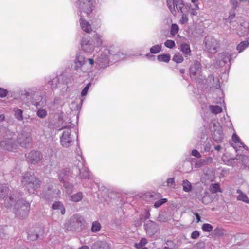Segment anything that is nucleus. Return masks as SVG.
<instances>
[{
  "mask_svg": "<svg viewBox=\"0 0 249 249\" xmlns=\"http://www.w3.org/2000/svg\"><path fill=\"white\" fill-rule=\"evenodd\" d=\"M21 182L30 193H35L41 186V181L38 178L30 173L23 175Z\"/></svg>",
  "mask_w": 249,
  "mask_h": 249,
  "instance_id": "f257e3e1",
  "label": "nucleus"
},
{
  "mask_svg": "<svg viewBox=\"0 0 249 249\" xmlns=\"http://www.w3.org/2000/svg\"><path fill=\"white\" fill-rule=\"evenodd\" d=\"M167 4L171 12L173 15L176 14L175 7L178 11H180L182 14L181 18L179 20L181 24H184L188 21L187 15L184 13L183 7L184 4L182 0H166Z\"/></svg>",
  "mask_w": 249,
  "mask_h": 249,
  "instance_id": "f03ea898",
  "label": "nucleus"
},
{
  "mask_svg": "<svg viewBox=\"0 0 249 249\" xmlns=\"http://www.w3.org/2000/svg\"><path fill=\"white\" fill-rule=\"evenodd\" d=\"M14 213L20 218L26 217L30 210V204L23 199L18 200L14 206Z\"/></svg>",
  "mask_w": 249,
  "mask_h": 249,
  "instance_id": "7ed1b4c3",
  "label": "nucleus"
},
{
  "mask_svg": "<svg viewBox=\"0 0 249 249\" xmlns=\"http://www.w3.org/2000/svg\"><path fill=\"white\" fill-rule=\"evenodd\" d=\"M73 127L69 125L62 127L60 130H63V133L60 138L61 145L64 147H69L73 142V136L71 135V129Z\"/></svg>",
  "mask_w": 249,
  "mask_h": 249,
  "instance_id": "20e7f679",
  "label": "nucleus"
},
{
  "mask_svg": "<svg viewBox=\"0 0 249 249\" xmlns=\"http://www.w3.org/2000/svg\"><path fill=\"white\" fill-rule=\"evenodd\" d=\"M205 51L210 53H215L217 48L219 47V42L212 36L205 37L204 40Z\"/></svg>",
  "mask_w": 249,
  "mask_h": 249,
  "instance_id": "39448f33",
  "label": "nucleus"
},
{
  "mask_svg": "<svg viewBox=\"0 0 249 249\" xmlns=\"http://www.w3.org/2000/svg\"><path fill=\"white\" fill-rule=\"evenodd\" d=\"M83 221V218L81 216L74 215L70 218L69 221V225H68L67 229L70 230H80L81 229Z\"/></svg>",
  "mask_w": 249,
  "mask_h": 249,
  "instance_id": "423d86ee",
  "label": "nucleus"
},
{
  "mask_svg": "<svg viewBox=\"0 0 249 249\" xmlns=\"http://www.w3.org/2000/svg\"><path fill=\"white\" fill-rule=\"evenodd\" d=\"M94 0H80L77 2V5L84 13L89 14L93 10Z\"/></svg>",
  "mask_w": 249,
  "mask_h": 249,
  "instance_id": "0eeeda50",
  "label": "nucleus"
},
{
  "mask_svg": "<svg viewBox=\"0 0 249 249\" xmlns=\"http://www.w3.org/2000/svg\"><path fill=\"white\" fill-rule=\"evenodd\" d=\"M77 160H78V162L76 164V168L79 170V178H89V170L85 167L84 161L82 157L79 156L77 157Z\"/></svg>",
  "mask_w": 249,
  "mask_h": 249,
  "instance_id": "6e6552de",
  "label": "nucleus"
},
{
  "mask_svg": "<svg viewBox=\"0 0 249 249\" xmlns=\"http://www.w3.org/2000/svg\"><path fill=\"white\" fill-rule=\"evenodd\" d=\"M85 58L82 53H79L77 54L75 59L74 60V69L75 70L78 71L80 70L81 71L84 72H88L89 69H86L85 68Z\"/></svg>",
  "mask_w": 249,
  "mask_h": 249,
  "instance_id": "1a4fd4ad",
  "label": "nucleus"
},
{
  "mask_svg": "<svg viewBox=\"0 0 249 249\" xmlns=\"http://www.w3.org/2000/svg\"><path fill=\"white\" fill-rule=\"evenodd\" d=\"M231 60V54L228 52H223L218 54L216 65L220 67L224 66Z\"/></svg>",
  "mask_w": 249,
  "mask_h": 249,
  "instance_id": "9d476101",
  "label": "nucleus"
},
{
  "mask_svg": "<svg viewBox=\"0 0 249 249\" xmlns=\"http://www.w3.org/2000/svg\"><path fill=\"white\" fill-rule=\"evenodd\" d=\"M17 139L21 146L24 148L28 147L32 140L30 134L25 132L19 134Z\"/></svg>",
  "mask_w": 249,
  "mask_h": 249,
  "instance_id": "9b49d317",
  "label": "nucleus"
},
{
  "mask_svg": "<svg viewBox=\"0 0 249 249\" xmlns=\"http://www.w3.org/2000/svg\"><path fill=\"white\" fill-rule=\"evenodd\" d=\"M27 158L32 164L37 163L42 159V155L38 151L33 150L28 153Z\"/></svg>",
  "mask_w": 249,
  "mask_h": 249,
  "instance_id": "f8f14e48",
  "label": "nucleus"
},
{
  "mask_svg": "<svg viewBox=\"0 0 249 249\" xmlns=\"http://www.w3.org/2000/svg\"><path fill=\"white\" fill-rule=\"evenodd\" d=\"M0 145L3 148L9 151H12L15 149L17 146L15 140L13 138H6L0 142Z\"/></svg>",
  "mask_w": 249,
  "mask_h": 249,
  "instance_id": "ddd939ff",
  "label": "nucleus"
},
{
  "mask_svg": "<svg viewBox=\"0 0 249 249\" xmlns=\"http://www.w3.org/2000/svg\"><path fill=\"white\" fill-rule=\"evenodd\" d=\"M144 229L146 233L149 236H152L157 231V224L151 220H148L144 224Z\"/></svg>",
  "mask_w": 249,
  "mask_h": 249,
  "instance_id": "4468645a",
  "label": "nucleus"
},
{
  "mask_svg": "<svg viewBox=\"0 0 249 249\" xmlns=\"http://www.w3.org/2000/svg\"><path fill=\"white\" fill-rule=\"evenodd\" d=\"M200 64L198 62H195L190 68V74L191 76H196L200 71Z\"/></svg>",
  "mask_w": 249,
  "mask_h": 249,
  "instance_id": "2eb2a0df",
  "label": "nucleus"
},
{
  "mask_svg": "<svg viewBox=\"0 0 249 249\" xmlns=\"http://www.w3.org/2000/svg\"><path fill=\"white\" fill-rule=\"evenodd\" d=\"M46 100L44 97L42 96H36L35 100L33 101V104L36 107H43L45 106Z\"/></svg>",
  "mask_w": 249,
  "mask_h": 249,
  "instance_id": "dca6fc26",
  "label": "nucleus"
},
{
  "mask_svg": "<svg viewBox=\"0 0 249 249\" xmlns=\"http://www.w3.org/2000/svg\"><path fill=\"white\" fill-rule=\"evenodd\" d=\"M92 249H111V247L110 245L106 242L97 241L93 244Z\"/></svg>",
  "mask_w": 249,
  "mask_h": 249,
  "instance_id": "f3484780",
  "label": "nucleus"
},
{
  "mask_svg": "<svg viewBox=\"0 0 249 249\" xmlns=\"http://www.w3.org/2000/svg\"><path fill=\"white\" fill-rule=\"evenodd\" d=\"M180 50L185 57H187L191 54L190 45L186 43H183L180 44Z\"/></svg>",
  "mask_w": 249,
  "mask_h": 249,
  "instance_id": "a211bd4d",
  "label": "nucleus"
},
{
  "mask_svg": "<svg viewBox=\"0 0 249 249\" xmlns=\"http://www.w3.org/2000/svg\"><path fill=\"white\" fill-rule=\"evenodd\" d=\"M58 174L59 180L61 182H64L65 180L69 178L70 169L67 168L60 170L59 171Z\"/></svg>",
  "mask_w": 249,
  "mask_h": 249,
  "instance_id": "6ab92c4d",
  "label": "nucleus"
},
{
  "mask_svg": "<svg viewBox=\"0 0 249 249\" xmlns=\"http://www.w3.org/2000/svg\"><path fill=\"white\" fill-rule=\"evenodd\" d=\"M80 24L82 30L87 33H90L92 32V28L90 24L87 21L80 19Z\"/></svg>",
  "mask_w": 249,
  "mask_h": 249,
  "instance_id": "aec40b11",
  "label": "nucleus"
},
{
  "mask_svg": "<svg viewBox=\"0 0 249 249\" xmlns=\"http://www.w3.org/2000/svg\"><path fill=\"white\" fill-rule=\"evenodd\" d=\"M0 131L1 133H4L2 136L4 137V140H6V138H13V137L15 135L13 132H11L10 130L4 127L0 128Z\"/></svg>",
  "mask_w": 249,
  "mask_h": 249,
  "instance_id": "412c9836",
  "label": "nucleus"
},
{
  "mask_svg": "<svg viewBox=\"0 0 249 249\" xmlns=\"http://www.w3.org/2000/svg\"><path fill=\"white\" fill-rule=\"evenodd\" d=\"M52 209L53 210H58L60 211V213L62 214H64L65 213V210L63 204L60 201H57L54 203L52 206Z\"/></svg>",
  "mask_w": 249,
  "mask_h": 249,
  "instance_id": "4be33fe9",
  "label": "nucleus"
},
{
  "mask_svg": "<svg viewBox=\"0 0 249 249\" xmlns=\"http://www.w3.org/2000/svg\"><path fill=\"white\" fill-rule=\"evenodd\" d=\"M9 192V188L5 185H0V198H4Z\"/></svg>",
  "mask_w": 249,
  "mask_h": 249,
  "instance_id": "5701e85b",
  "label": "nucleus"
},
{
  "mask_svg": "<svg viewBox=\"0 0 249 249\" xmlns=\"http://www.w3.org/2000/svg\"><path fill=\"white\" fill-rule=\"evenodd\" d=\"M237 193L239 194L237 197V200L243 201L247 204H249V198L246 194H244L240 189H238L237 190Z\"/></svg>",
  "mask_w": 249,
  "mask_h": 249,
  "instance_id": "b1692460",
  "label": "nucleus"
},
{
  "mask_svg": "<svg viewBox=\"0 0 249 249\" xmlns=\"http://www.w3.org/2000/svg\"><path fill=\"white\" fill-rule=\"evenodd\" d=\"M71 200L74 202H78L81 201L83 198V195L82 192H79L72 195H71Z\"/></svg>",
  "mask_w": 249,
  "mask_h": 249,
  "instance_id": "393cba45",
  "label": "nucleus"
},
{
  "mask_svg": "<svg viewBox=\"0 0 249 249\" xmlns=\"http://www.w3.org/2000/svg\"><path fill=\"white\" fill-rule=\"evenodd\" d=\"M17 198H14L13 195H10L9 197H7L5 198L4 200V203L5 205L9 207L13 205V204L16 201Z\"/></svg>",
  "mask_w": 249,
  "mask_h": 249,
  "instance_id": "a878e982",
  "label": "nucleus"
},
{
  "mask_svg": "<svg viewBox=\"0 0 249 249\" xmlns=\"http://www.w3.org/2000/svg\"><path fill=\"white\" fill-rule=\"evenodd\" d=\"M171 58V56L169 54H163L159 55L157 59L160 62H163L168 63L169 62Z\"/></svg>",
  "mask_w": 249,
  "mask_h": 249,
  "instance_id": "bb28decb",
  "label": "nucleus"
},
{
  "mask_svg": "<svg viewBox=\"0 0 249 249\" xmlns=\"http://www.w3.org/2000/svg\"><path fill=\"white\" fill-rule=\"evenodd\" d=\"M59 82V79L57 76L48 82V84L51 86L52 89H56Z\"/></svg>",
  "mask_w": 249,
  "mask_h": 249,
  "instance_id": "cd10ccee",
  "label": "nucleus"
},
{
  "mask_svg": "<svg viewBox=\"0 0 249 249\" xmlns=\"http://www.w3.org/2000/svg\"><path fill=\"white\" fill-rule=\"evenodd\" d=\"M249 45V43L248 41H244L239 44L236 49L239 51V53L242 52L246 48L248 47Z\"/></svg>",
  "mask_w": 249,
  "mask_h": 249,
  "instance_id": "c85d7f7f",
  "label": "nucleus"
},
{
  "mask_svg": "<svg viewBox=\"0 0 249 249\" xmlns=\"http://www.w3.org/2000/svg\"><path fill=\"white\" fill-rule=\"evenodd\" d=\"M183 190L186 192H189L191 190L192 185L191 183L187 180L183 181Z\"/></svg>",
  "mask_w": 249,
  "mask_h": 249,
  "instance_id": "c756f323",
  "label": "nucleus"
},
{
  "mask_svg": "<svg viewBox=\"0 0 249 249\" xmlns=\"http://www.w3.org/2000/svg\"><path fill=\"white\" fill-rule=\"evenodd\" d=\"M210 190L213 193L221 192V190L220 188V185L218 183L212 184L210 187Z\"/></svg>",
  "mask_w": 249,
  "mask_h": 249,
  "instance_id": "7c9ffc66",
  "label": "nucleus"
},
{
  "mask_svg": "<svg viewBox=\"0 0 249 249\" xmlns=\"http://www.w3.org/2000/svg\"><path fill=\"white\" fill-rule=\"evenodd\" d=\"M173 60L177 63H181L183 61L184 58L181 54L178 53L174 55Z\"/></svg>",
  "mask_w": 249,
  "mask_h": 249,
  "instance_id": "2f4dec72",
  "label": "nucleus"
},
{
  "mask_svg": "<svg viewBox=\"0 0 249 249\" xmlns=\"http://www.w3.org/2000/svg\"><path fill=\"white\" fill-rule=\"evenodd\" d=\"M161 48H162L161 45L157 44V45L153 46L150 48V53L153 54L157 53L161 51Z\"/></svg>",
  "mask_w": 249,
  "mask_h": 249,
  "instance_id": "473e14b6",
  "label": "nucleus"
},
{
  "mask_svg": "<svg viewBox=\"0 0 249 249\" xmlns=\"http://www.w3.org/2000/svg\"><path fill=\"white\" fill-rule=\"evenodd\" d=\"M210 109L214 114H218L222 111V108L219 106H210Z\"/></svg>",
  "mask_w": 249,
  "mask_h": 249,
  "instance_id": "72a5a7b5",
  "label": "nucleus"
},
{
  "mask_svg": "<svg viewBox=\"0 0 249 249\" xmlns=\"http://www.w3.org/2000/svg\"><path fill=\"white\" fill-rule=\"evenodd\" d=\"M23 111L19 109H17L15 110V117L18 121H22L23 119L22 115Z\"/></svg>",
  "mask_w": 249,
  "mask_h": 249,
  "instance_id": "f704fd0d",
  "label": "nucleus"
},
{
  "mask_svg": "<svg viewBox=\"0 0 249 249\" xmlns=\"http://www.w3.org/2000/svg\"><path fill=\"white\" fill-rule=\"evenodd\" d=\"M101 229V225L97 222L95 221L92 223L91 227V231L93 232L99 231Z\"/></svg>",
  "mask_w": 249,
  "mask_h": 249,
  "instance_id": "c9c22d12",
  "label": "nucleus"
},
{
  "mask_svg": "<svg viewBox=\"0 0 249 249\" xmlns=\"http://www.w3.org/2000/svg\"><path fill=\"white\" fill-rule=\"evenodd\" d=\"M64 183V186L66 189L67 193L71 194L73 189V186L69 182L66 181L63 182Z\"/></svg>",
  "mask_w": 249,
  "mask_h": 249,
  "instance_id": "e433bc0d",
  "label": "nucleus"
},
{
  "mask_svg": "<svg viewBox=\"0 0 249 249\" xmlns=\"http://www.w3.org/2000/svg\"><path fill=\"white\" fill-rule=\"evenodd\" d=\"M213 234L216 236H221L224 235V230L221 228H217L213 231Z\"/></svg>",
  "mask_w": 249,
  "mask_h": 249,
  "instance_id": "4c0bfd02",
  "label": "nucleus"
},
{
  "mask_svg": "<svg viewBox=\"0 0 249 249\" xmlns=\"http://www.w3.org/2000/svg\"><path fill=\"white\" fill-rule=\"evenodd\" d=\"M60 192V191L59 190H55V192H53V194L52 195V196H50V194L51 193V190H49L48 194H45L44 197L46 199L50 200L51 199H52L53 197H56V195L58 194V193Z\"/></svg>",
  "mask_w": 249,
  "mask_h": 249,
  "instance_id": "58836bf2",
  "label": "nucleus"
},
{
  "mask_svg": "<svg viewBox=\"0 0 249 249\" xmlns=\"http://www.w3.org/2000/svg\"><path fill=\"white\" fill-rule=\"evenodd\" d=\"M178 26L176 24H173L171 27L170 34L172 36H175L178 31Z\"/></svg>",
  "mask_w": 249,
  "mask_h": 249,
  "instance_id": "ea45409f",
  "label": "nucleus"
},
{
  "mask_svg": "<svg viewBox=\"0 0 249 249\" xmlns=\"http://www.w3.org/2000/svg\"><path fill=\"white\" fill-rule=\"evenodd\" d=\"M202 229L205 232H210L213 231V227L212 225L205 223L202 225Z\"/></svg>",
  "mask_w": 249,
  "mask_h": 249,
  "instance_id": "a19ab883",
  "label": "nucleus"
},
{
  "mask_svg": "<svg viewBox=\"0 0 249 249\" xmlns=\"http://www.w3.org/2000/svg\"><path fill=\"white\" fill-rule=\"evenodd\" d=\"M37 115L40 118H44L47 116V113L44 109H39L36 112Z\"/></svg>",
  "mask_w": 249,
  "mask_h": 249,
  "instance_id": "79ce46f5",
  "label": "nucleus"
},
{
  "mask_svg": "<svg viewBox=\"0 0 249 249\" xmlns=\"http://www.w3.org/2000/svg\"><path fill=\"white\" fill-rule=\"evenodd\" d=\"M39 237V233H37L36 231L34 233H28V238L29 239L32 241L36 240Z\"/></svg>",
  "mask_w": 249,
  "mask_h": 249,
  "instance_id": "37998d69",
  "label": "nucleus"
},
{
  "mask_svg": "<svg viewBox=\"0 0 249 249\" xmlns=\"http://www.w3.org/2000/svg\"><path fill=\"white\" fill-rule=\"evenodd\" d=\"M167 200L165 198L160 199L158 201H157L154 203V207L156 208H159L163 204L167 202Z\"/></svg>",
  "mask_w": 249,
  "mask_h": 249,
  "instance_id": "c03bdc74",
  "label": "nucleus"
},
{
  "mask_svg": "<svg viewBox=\"0 0 249 249\" xmlns=\"http://www.w3.org/2000/svg\"><path fill=\"white\" fill-rule=\"evenodd\" d=\"M94 38L96 41V44L97 46H100L102 44V40L101 36L97 34L94 35Z\"/></svg>",
  "mask_w": 249,
  "mask_h": 249,
  "instance_id": "a18cd8bd",
  "label": "nucleus"
},
{
  "mask_svg": "<svg viewBox=\"0 0 249 249\" xmlns=\"http://www.w3.org/2000/svg\"><path fill=\"white\" fill-rule=\"evenodd\" d=\"M147 243V240L145 238H142L139 243H136L135 246L137 249H140Z\"/></svg>",
  "mask_w": 249,
  "mask_h": 249,
  "instance_id": "49530a36",
  "label": "nucleus"
},
{
  "mask_svg": "<svg viewBox=\"0 0 249 249\" xmlns=\"http://www.w3.org/2000/svg\"><path fill=\"white\" fill-rule=\"evenodd\" d=\"M165 46L168 48L172 49L175 46V42L172 40H167L164 43Z\"/></svg>",
  "mask_w": 249,
  "mask_h": 249,
  "instance_id": "de8ad7c7",
  "label": "nucleus"
},
{
  "mask_svg": "<svg viewBox=\"0 0 249 249\" xmlns=\"http://www.w3.org/2000/svg\"><path fill=\"white\" fill-rule=\"evenodd\" d=\"M90 85V84H88L81 91V96H84L87 95L88 89H89V87Z\"/></svg>",
  "mask_w": 249,
  "mask_h": 249,
  "instance_id": "09e8293b",
  "label": "nucleus"
},
{
  "mask_svg": "<svg viewBox=\"0 0 249 249\" xmlns=\"http://www.w3.org/2000/svg\"><path fill=\"white\" fill-rule=\"evenodd\" d=\"M35 91L32 89H29L26 91L25 95L27 96H32L35 95Z\"/></svg>",
  "mask_w": 249,
  "mask_h": 249,
  "instance_id": "8fccbe9b",
  "label": "nucleus"
},
{
  "mask_svg": "<svg viewBox=\"0 0 249 249\" xmlns=\"http://www.w3.org/2000/svg\"><path fill=\"white\" fill-rule=\"evenodd\" d=\"M7 91L6 89L0 88V97L4 98L7 95Z\"/></svg>",
  "mask_w": 249,
  "mask_h": 249,
  "instance_id": "3c124183",
  "label": "nucleus"
},
{
  "mask_svg": "<svg viewBox=\"0 0 249 249\" xmlns=\"http://www.w3.org/2000/svg\"><path fill=\"white\" fill-rule=\"evenodd\" d=\"M243 162L245 166L249 168V156H244L243 159Z\"/></svg>",
  "mask_w": 249,
  "mask_h": 249,
  "instance_id": "603ef678",
  "label": "nucleus"
},
{
  "mask_svg": "<svg viewBox=\"0 0 249 249\" xmlns=\"http://www.w3.org/2000/svg\"><path fill=\"white\" fill-rule=\"evenodd\" d=\"M199 232L197 231H195L192 233L191 237L192 239H196L199 237Z\"/></svg>",
  "mask_w": 249,
  "mask_h": 249,
  "instance_id": "864d4df0",
  "label": "nucleus"
},
{
  "mask_svg": "<svg viewBox=\"0 0 249 249\" xmlns=\"http://www.w3.org/2000/svg\"><path fill=\"white\" fill-rule=\"evenodd\" d=\"M192 155L193 156L196 157V158H200L201 157L199 152L196 149H194L192 150Z\"/></svg>",
  "mask_w": 249,
  "mask_h": 249,
  "instance_id": "5fc2aeb1",
  "label": "nucleus"
},
{
  "mask_svg": "<svg viewBox=\"0 0 249 249\" xmlns=\"http://www.w3.org/2000/svg\"><path fill=\"white\" fill-rule=\"evenodd\" d=\"M126 55L121 52H118L115 54V57H118L120 60H123L125 58Z\"/></svg>",
  "mask_w": 249,
  "mask_h": 249,
  "instance_id": "6e6d98bb",
  "label": "nucleus"
},
{
  "mask_svg": "<svg viewBox=\"0 0 249 249\" xmlns=\"http://www.w3.org/2000/svg\"><path fill=\"white\" fill-rule=\"evenodd\" d=\"M107 60V57L105 55L101 54L99 58V61L101 63H105Z\"/></svg>",
  "mask_w": 249,
  "mask_h": 249,
  "instance_id": "4d7b16f0",
  "label": "nucleus"
},
{
  "mask_svg": "<svg viewBox=\"0 0 249 249\" xmlns=\"http://www.w3.org/2000/svg\"><path fill=\"white\" fill-rule=\"evenodd\" d=\"M167 185L168 186H172L174 184V178H169L167 180Z\"/></svg>",
  "mask_w": 249,
  "mask_h": 249,
  "instance_id": "13d9d810",
  "label": "nucleus"
},
{
  "mask_svg": "<svg viewBox=\"0 0 249 249\" xmlns=\"http://www.w3.org/2000/svg\"><path fill=\"white\" fill-rule=\"evenodd\" d=\"M87 60L89 62V64L90 65V67L88 68H87L86 69H89V71H91V68H92V65L94 63V60L93 59H91V58L88 59Z\"/></svg>",
  "mask_w": 249,
  "mask_h": 249,
  "instance_id": "bf43d9fd",
  "label": "nucleus"
},
{
  "mask_svg": "<svg viewBox=\"0 0 249 249\" xmlns=\"http://www.w3.org/2000/svg\"><path fill=\"white\" fill-rule=\"evenodd\" d=\"M232 140L235 142H240V139L236 134H234L232 135Z\"/></svg>",
  "mask_w": 249,
  "mask_h": 249,
  "instance_id": "052dcab7",
  "label": "nucleus"
},
{
  "mask_svg": "<svg viewBox=\"0 0 249 249\" xmlns=\"http://www.w3.org/2000/svg\"><path fill=\"white\" fill-rule=\"evenodd\" d=\"M197 10V9H196L195 7L194 8H191L190 12V14L192 16L196 15L197 14L196 12Z\"/></svg>",
  "mask_w": 249,
  "mask_h": 249,
  "instance_id": "680f3d73",
  "label": "nucleus"
},
{
  "mask_svg": "<svg viewBox=\"0 0 249 249\" xmlns=\"http://www.w3.org/2000/svg\"><path fill=\"white\" fill-rule=\"evenodd\" d=\"M191 2L194 4L195 7L196 9H199L198 0H191Z\"/></svg>",
  "mask_w": 249,
  "mask_h": 249,
  "instance_id": "e2e57ef3",
  "label": "nucleus"
},
{
  "mask_svg": "<svg viewBox=\"0 0 249 249\" xmlns=\"http://www.w3.org/2000/svg\"><path fill=\"white\" fill-rule=\"evenodd\" d=\"M89 41H87L85 39H83L82 40V45L84 49H85V47L86 45H88Z\"/></svg>",
  "mask_w": 249,
  "mask_h": 249,
  "instance_id": "0e129e2a",
  "label": "nucleus"
},
{
  "mask_svg": "<svg viewBox=\"0 0 249 249\" xmlns=\"http://www.w3.org/2000/svg\"><path fill=\"white\" fill-rule=\"evenodd\" d=\"M151 197H155V199L159 198L161 197V195L160 194L155 193L151 195Z\"/></svg>",
  "mask_w": 249,
  "mask_h": 249,
  "instance_id": "69168bd1",
  "label": "nucleus"
},
{
  "mask_svg": "<svg viewBox=\"0 0 249 249\" xmlns=\"http://www.w3.org/2000/svg\"><path fill=\"white\" fill-rule=\"evenodd\" d=\"M150 216V213L148 211L145 212V214L144 215V219H149Z\"/></svg>",
  "mask_w": 249,
  "mask_h": 249,
  "instance_id": "338daca9",
  "label": "nucleus"
},
{
  "mask_svg": "<svg viewBox=\"0 0 249 249\" xmlns=\"http://www.w3.org/2000/svg\"><path fill=\"white\" fill-rule=\"evenodd\" d=\"M194 214L196 217V218L197 220V222H199L200 221V217L199 215L198 214V213H194Z\"/></svg>",
  "mask_w": 249,
  "mask_h": 249,
  "instance_id": "774afa93",
  "label": "nucleus"
}]
</instances>
